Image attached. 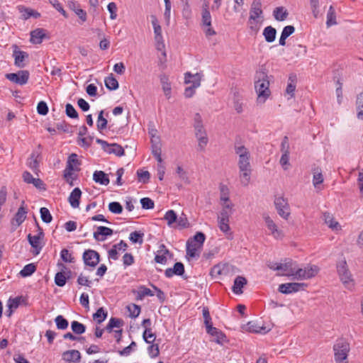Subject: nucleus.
<instances>
[{
  "label": "nucleus",
  "instance_id": "f257e3e1",
  "mask_svg": "<svg viewBox=\"0 0 363 363\" xmlns=\"http://www.w3.org/2000/svg\"><path fill=\"white\" fill-rule=\"evenodd\" d=\"M257 78V80L255 82V87L258 95L257 101L264 103L271 93L269 89V82L268 76L265 72H259Z\"/></svg>",
  "mask_w": 363,
  "mask_h": 363
},
{
  "label": "nucleus",
  "instance_id": "f03ea898",
  "mask_svg": "<svg viewBox=\"0 0 363 363\" xmlns=\"http://www.w3.org/2000/svg\"><path fill=\"white\" fill-rule=\"evenodd\" d=\"M334 358L336 363H347L348 353L350 350L349 342L344 339H339L333 345Z\"/></svg>",
  "mask_w": 363,
  "mask_h": 363
},
{
  "label": "nucleus",
  "instance_id": "7ed1b4c3",
  "mask_svg": "<svg viewBox=\"0 0 363 363\" xmlns=\"http://www.w3.org/2000/svg\"><path fill=\"white\" fill-rule=\"evenodd\" d=\"M96 143L101 145L103 150L108 154H114L118 157H121L125 155L124 149L121 145L117 143L109 144L106 140L99 138H96Z\"/></svg>",
  "mask_w": 363,
  "mask_h": 363
},
{
  "label": "nucleus",
  "instance_id": "20e7f679",
  "mask_svg": "<svg viewBox=\"0 0 363 363\" xmlns=\"http://www.w3.org/2000/svg\"><path fill=\"white\" fill-rule=\"evenodd\" d=\"M337 272L340 276V280L345 286V287L350 289L353 286V279L352 274L347 267L346 262H343L337 266Z\"/></svg>",
  "mask_w": 363,
  "mask_h": 363
},
{
  "label": "nucleus",
  "instance_id": "39448f33",
  "mask_svg": "<svg viewBox=\"0 0 363 363\" xmlns=\"http://www.w3.org/2000/svg\"><path fill=\"white\" fill-rule=\"evenodd\" d=\"M81 165V162L77 158V155L72 153L67 159L65 169L63 172L64 178L72 176L73 171H79L80 169L77 166Z\"/></svg>",
  "mask_w": 363,
  "mask_h": 363
},
{
  "label": "nucleus",
  "instance_id": "423d86ee",
  "mask_svg": "<svg viewBox=\"0 0 363 363\" xmlns=\"http://www.w3.org/2000/svg\"><path fill=\"white\" fill-rule=\"evenodd\" d=\"M30 73L28 70H19L16 73H7L6 79L19 85L26 84L29 79Z\"/></svg>",
  "mask_w": 363,
  "mask_h": 363
},
{
  "label": "nucleus",
  "instance_id": "0eeeda50",
  "mask_svg": "<svg viewBox=\"0 0 363 363\" xmlns=\"http://www.w3.org/2000/svg\"><path fill=\"white\" fill-rule=\"evenodd\" d=\"M82 259L86 266L94 268L100 262V255L94 250H86L83 255Z\"/></svg>",
  "mask_w": 363,
  "mask_h": 363
},
{
  "label": "nucleus",
  "instance_id": "6e6552de",
  "mask_svg": "<svg viewBox=\"0 0 363 363\" xmlns=\"http://www.w3.org/2000/svg\"><path fill=\"white\" fill-rule=\"evenodd\" d=\"M13 57H14V65L19 67L23 68L26 63V61L28 60L29 55L25 51L20 50L18 45H13Z\"/></svg>",
  "mask_w": 363,
  "mask_h": 363
},
{
  "label": "nucleus",
  "instance_id": "1a4fd4ad",
  "mask_svg": "<svg viewBox=\"0 0 363 363\" xmlns=\"http://www.w3.org/2000/svg\"><path fill=\"white\" fill-rule=\"evenodd\" d=\"M274 205L278 214L283 218L287 219L290 215L289 212V206L287 201L283 197H278L274 200Z\"/></svg>",
  "mask_w": 363,
  "mask_h": 363
},
{
  "label": "nucleus",
  "instance_id": "9d476101",
  "mask_svg": "<svg viewBox=\"0 0 363 363\" xmlns=\"http://www.w3.org/2000/svg\"><path fill=\"white\" fill-rule=\"evenodd\" d=\"M307 284L305 283H286L281 284L279 286L278 291L284 294H289L295 293L301 290V289L306 286Z\"/></svg>",
  "mask_w": 363,
  "mask_h": 363
},
{
  "label": "nucleus",
  "instance_id": "9b49d317",
  "mask_svg": "<svg viewBox=\"0 0 363 363\" xmlns=\"http://www.w3.org/2000/svg\"><path fill=\"white\" fill-rule=\"evenodd\" d=\"M113 230L106 226H98L97 230L94 232L93 237L97 241H104L108 236L112 235Z\"/></svg>",
  "mask_w": 363,
  "mask_h": 363
},
{
  "label": "nucleus",
  "instance_id": "f8f14e48",
  "mask_svg": "<svg viewBox=\"0 0 363 363\" xmlns=\"http://www.w3.org/2000/svg\"><path fill=\"white\" fill-rule=\"evenodd\" d=\"M184 272L185 269L184 264L180 262H177L174 264L173 268H167L164 272V274L166 277L171 278L174 275L183 276Z\"/></svg>",
  "mask_w": 363,
  "mask_h": 363
},
{
  "label": "nucleus",
  "instance_id": "ddd939ff",
  "mask_svg": "<svg viewBox=\"0 0 363 363\" xmlns=\"http://www.w3.org/2000/svg\"><path fill=\"white\" fill-rule=\"evenodd\" d=\"M62 359L68 363H79L81 360V354L78 350H67L62 353Z\"/></svg>",
  "mask_w": 363,
  "mask_h": 363
},
{
  "label": "nucleus",
  "instance_id": "4468645a",
  "mask_svg": "<svg viewBox=\"0 0 363 363\" xmlns=\"http://www.w3.org/2000/svg\"><path fill=\"white\" fill-rule=\"evenodd\" d=\"M250 13V20L254 21L262 14L261 0H253Z\"/></svg>",
  "mask_w": 363,
  "mask_h": 363
},
{
  "label": "nucleus",
  "instance_id": "2eb2a0df",
  "mask_svg": "<svg viewBox=\"0 0 363 363\" xmlns=\"http://www.w3.org/2000/svg\"><path fill=\"white\" fill-rule=\"evenodd\" d=\"M18 11L22 14V18L27 20L30 17L38 18L41 16L40 13L37 11L24 6H19Z\"/></svg>",
  "mask_w": 363,
  "mask_h": 363
},
{
  "label": "nucleus",
  "instance_id": "dca6fc26",
  "mask_svg": "<svg viewBox=\"0 0 363 363\" xmlns=\"http://www.w3.org/2000/svg\"><path fill=\"white\" fill-rule=\"evenodd\" d=\"M82 196V191L79 187L74 188L71 192L68 201L72 208H78L79 206V201Z\"/></svg>",
  "mask_w": 363,
  "mask_h": 363
},
{
  "label": "nucleus",
  "instance_id": "f3484780",
  "mask_svg": "<svg viewBox=\"0 0 363 363\" xmlns=\"http://www.w3.org/2000/svg\"><path fill=\"white\" fill-rule=\"evenodd\" d=\"M132 293L134 295H136L135 299L137 301L143 300L144 298V297L146 296H154V294L152 293V291L144 285H140L138 287V289H133Z\"/></svg>",
  "mask_w": 363,
  "mask_h": 363
},
{
  "label": "nucleus",
  "instance_id": "a211bd4d",
  "mask_svg": "<svg viewBox=\"0 0 363 363\" xmlns=\"http://www.w3.org/2000/svg\"><path fill=\"white\" fill-rule=\"evenodd\" d=\"M277 269H280V270L286 272L285 274H282L281 275L291 277L294 276L295 267L293 266V262L291 259H286L285 262L280 263Z\"/></svg>",
  "mask_w": 363,
  "mask_h": 363
},
{
  "label": "nucleus",
  "instance_id": "6ab92c4d",
  "mask_svg": "<svg viewBox=\"0 0 363 363\" xmlns=\"http://www.w3.org/2000/svg\"><path fill=\"white\" fill-rule=\"evenodd\" d=\"M68 6L71 10L74 11L82 22H85L86 21V13L80 8V5L77 1H69Z\"/></svg>",
  "mask_w": 363,
  "mask_h": 363
},
{
  "label": "nucleus",
  "instance_id": "aec40b11",
  "mask_svg": "<svg viewBox=\"0 0 363 363\" xmlns=\"http://www.w3.org/2000/svg\"><path fill=\"white\" fill-rule=\"evenodd\" d=\"M160 80L165 96L167 99H169L172 93V87L168 76L164 74H160Z\"/></svg>",
  "mask_w": 363,
  "mask_h": 363
},
{
  "label": "nucleus",
  "instance_id": "412c9836",
  "mask_svg": "<svg viewBox=\"0 0 363 363\" xmlns=\"http://www.w3.org/2000/svg\"><path fill=\"white\" fill-rule=\"evenodd\" d=\"M267 228L271 231L272 234L274 238H278L281 237V233L278 230L277 225L274 223L273 220L267 215L263 216Z\"/></svg>",
  "mask_w": 363,
  "mask_h": 363
},
{
  "label": "nucleus",
  "instance_id": "4be33fe9",
  "mask_svg": "<svg viewBox=\"0 0 363 363\" xmlns=\"http://www.w3.org/2000/svg\"><path fill=\"white\" fill-rule=\"evenodd\" d=\"M45 30L43 28H36L30 32V41L33 44H40L43 39L45 37Z\"/></svg>",
  "mask_w": 363,
  "mask_h": 363
},
{
  "label": "nucleus",
  "instance_id": "5701e85b",
  "mask_svg": "<svg viewBox=\"0 0 363 363\" xmlns=\"http://www.w3.org/2000/svg\"><path fill=\"white\" fill-rule=\"evenodd\" d=\"M25 201L21 202V206L18 209L17 213L15 214L13 221H16L17 225H20L26 218L27 211L23 206Z\"/></svg>",
  "mask_w": 363,
  "mask_h": 363
},
{
  "label": "nucleus",
  "instance_id": "b1692460",
  "mask_svg": "<svg viewBox=\"0 0 363 363\" xmlns=\"http://www.w3.org/2000/svg\"><path fill=\"white\" fill-rule=\"evenodd\" d=\"M93 179L96 183L105 186L110 182L108 174L103 171H95L93 174Z\"/></svg>",
  "mask_w": 363,
  "mask_h": 363
},
{
  "label": "nucleus",
  "instance_id": "393cba45",
  "mask_svg": "<svg viewBox=\"0 0 363 363\" xmlns=\"http://www.w3.org/2000/svg\"><path fill=\"white\" fill-rule=\"evenodd\" d=\"M247 279L241 276H238L234 280V284L232 287L233 291L235 294H240L242 293V288L247 284Z\"/></svg>",
  "mask_w": 363,
  "mask_h": 363
},
{
  "label": "nucleus",
  "instance_id": "a878e982",
  "mask_svg": "<svg viewBox=\"0 0 363 363\" xmlns=\"http://www.w3.org/2000/svg\"><path fill=\"white\" fill-rule=\"evenodd\" d=\"M58 265H60L62 267V271L56 273L55 276V283L57 286L62 287L66 284L67 282L65 272H63V270L67 269V268L63 264H58Z\"/></svg>",
  "mask_w": 363,
  "mask_h": 363
},
{
  "label": "nucleus",
  "instance_id": "bb28decb",
  "mask_svg": "<svg viewBox=\"0 0 363 363\" xmlns=\"http://www.w3.org/2000/svg\"><path fill=\"white\" fill-rule=\"evenodd\" d=\"M27 238L29 244L34 248L33 254L35 255H38L43 248L40 240L35 235H32L31 234H28Z\"/></svg>",
  "mask_w": 363,
  "mask_h": 363
},
{
  "label": "nucleus",
  "instance_id": "cd10ccee",
  "mask_svg": "<svg viewBox=\"0 0 363 363\" xmlns=\"http://www.w3.org/2000/svg\"><path fill=\"white\" fill-rule=\"evenodd\" d=\"M201 247L196 243H193L191 239H189L186 242V255L191 258L199 257V254L197 253V250Z\"/></svg>",
  "mask_w": 363,
  "mask_h": 363
},
{
  "label": "nucleus",
  "instance_id": "c85d7f7f",
  "mask_svg": "<svg viewBox=\"0 0 363 363\" xmlns=\"http://www.w3.org/2000/svg\"><path fill=\"white\" fill-rule=\"evenodd\" d=\"M295 31V28L293 26H285L281 32L280 38H279V45L284 46L286 45V40L288 37L292 35Z\"/></svg>",
  "mask_w": 363,
  "mask_h": 363
},
{
  "label": "nucleus",
  "instance_id": "c756f323",
  "mask_svg": "<svg viewBox=\"0 0 363 363\" xmlns=\"http://www.w3.org/2000/svg\"><path fill=\"white\" fill-rule=\"evenodd\" d=\"M262 34L267 43H272L276 39L277 30L274 27L268 26L264 28Z\"/></svg>",
  "mask_w": 363,
  "mask_h": 363
},
{
  "label": "nucleus",
  "instance_id": "7c9ffc66",
  "mask_svg": "<svg viewBox=\"0 0 363 363\" xmlns=\"http://www.w3.org/2000/svg\"><path fill=\"white\" fill-rule=\"evenodd\" d=\"M296 74L294 73H291L289 76V82L286 89V91L288 94L293 96L294 95V91L296 86Z\"/></svg>",
  "mask_w": 363,
  "mask_h": 363
},
{
  "label": "nucleus",
  "instance_id": "2f4dec72",
  "mask_svg": "<svg viewBox=\"0 0 363 363\" xmlns=\"http://www.w3.org/2000/svg\"><path fill=\"white\" fill-rule=\"evenodd\" d=\"M325 223L333 230L340 229V226L337 221L334 220L333 216L328 212H325L323 215Z\"/></svg>",
  "mask_w": 363,
  "mask_h": 363
},
{
  "label": "nucleus",
  "instance_id": "473e14b6",
  "mask_svg": "<svg viewBox=\"0 0 363 363\" xmlns=\"http://www.w3.org/2000/svg\"><path fill=\"white\" fill-rule=\"evenodd\" d=\"M197 78L194 82V84L186 87L184 90V96L186 98H191L195 94V89L201 85V77L195 76Z\"/></svg>",
  "mask_w": 363,
  "mask_h": 363
},
{
  "label": "nucleus",
  "instance_id": "72a5a7b5",
  "mask_svg": "<svg viewBox=\"0 0 363 363\" xmlns=\"http://www.w3.org/2000/svg\"><path fill=\"white\" fill-rule=\"evenodd\" d=\"M250 155H241L239 157L238 167L240 171L247 170L248 168H251L250 163Z\"/></svg>",
  "mask_w": 363,
  "mask_h": 363
},
{
  "label": "nucleus",
  "instance_id": "f704fd0d",
  "mask_svg": "<svg viewBox=\"0 0 363 363\" xmlns=\"http://www.w3.org/2000/svg\"><path fill=\"white\" fill-rule=\"evenodd\" d=\"M313 183L315 187H318L319 184H321L323 182V176L322 174V170L319 167H316L313 169Z\"/></svg>",
  "mask_w": 363,
  "mask_h": 363
},
{
  "label": "nucleus",
  "instance_id": "c9c22d12",
  "mask_svg": "<svg viewBox=\"0 0 363 363\" xmlns=\"http://www.w3.org/2000/svg\"><path fill=\"white\" fill-rule=\"evenodd\" d=\"M108 315V312L103 307L99 308L96 313L93 314V319L98 323L101 324L105 320Z\"/></svg>",
  "mask_w": 363,
  "mask_h": 363
},
{
  "label": "nucleus",
  "instance_id": "e433bc0d",
  "mask_svg": "<svg viewBox=\"0 0 363 363\" xmlns=\"http://www.w3.org/2000/svg\"><path fill=\"white\" fill-rule=\"evenodd\" d=\"M273 15L276 20L282 21H284L287 18V16L289 15V13H288L286 9H284V7L281 6V7H277L274 10Z\"/></svg>",
  "mask_w": 363,
  "mask_h": 363
},
{
  "label": "nucleus",
  "instance_id": "4c0bfd02",
  "mask_svg": "<svg viewBox=\"0 0 363 363\" xmlns=\"http://www.w3.org/2000/svg\"><path fill=\"white\" fill-rule=\"evenodd\" d=\"M104 82L106 87L111 91L117 89L119 86L117 79L113 77L112 74H111V76L105 78Z\"/></svg>",
  "mask_w": 363,
  "mask_h": 363
},
{
  "label": "nucleus",
  "instance_id": "58836bf2",
  "mask_svg": "<svg viewBox=\"0 0 363 363\" xmlns=\"http://www.w3.org/2000/svg\"><path fill=\"white\" fill-rule=\"evenodd\" d=\"M107 124L108 121L106 118L104 117V111L102 110L99 113L96 123L97 130L100 133H102V131L107 128Z\"/></svg>",
  "mask_w": 363,
  "mask_h": 363
},
{
  "label": "nucleus",
  "instance_id": "ea45409f",
  "mask_svg": "<svg viewBox=\"0 0 363 363\" xmlns=\"http://www.w3.org/2000/svg\"><path fill=\"white\" fill-rule=\"evenodd\" d=\"M71 328L74 334L80 335L85 333L86 328L84 324L77 320H73L71 323Z\"/></svg>",
  "mask_w": 363,
  "mask_h": 363
},
{
  "label": "nucleus",
  "instance_id": "a19ab883",
  "mask_svg": "<svg viewBox=\"0 0 363 363\" xmlns=\"http://www.w3.org/2000/svg\"><path fill=\"white\" fill-rule=\"evenodd\" d=\"M209 335L213 337L214 340L218 344L222 345L227 341L226 335L218 328H216V331L211 332Z\"/></svg>",
  "mask_w": 363,
  "mask_h": 363
},
{
  "label": "nucleus",
  "instance_id": "79ce46f5",
  "mask_svg": "<svg viewBox=\"0 0 363 363\" xmlns=\"http://www.w3.org/2000/svg\"><path fill=\"white\" fill-rule=\"evenodd\" d=\"M152 154L156 158L157 161L159 163L162 162V159L161 157V147L159 143H154V140L152 139Z\"/></svg>",
  "mask_w": 363,
  "mask_h": 363
},
{
  "label": "nucleus",
  "instance_id": "37998d69",
  "mask_svg": "<svg viewBox=\"0 0 363 363\" xmlns=\"http://www.w3.org/2000/svg\"><path fill=\"white\" fill-rule=\"evenodd\" d=\"M356 106L357 110V118L363 121V92L357 96Z\"/></svg>",
  "mask_w": 363,
  "mask_h": 363
},
{
  "label": "nucleus",
  "instance_id": "c03bdc74",
  "mask_svg": "<svg viewBox=\"0 0 363 363\" xmlns=\"http://www.w3.org/2000/svg\"><path fill=\"white\" fill-rule=\"evenodd\" d=\"M143 237H144V233L141 230H135L132 232L130 234L129 240L133 243H139L140 245L143 244Z\"/></svg>",
  "mask_w": 363,
  "mask_h": 363
},
{
  "label": "nucleus",
  "instance_id": "a18cd8bd",
  "mask_svg": "<svg viewBox=\"0 0 363 363\" xmlns=\"http://www.w3.org/2000/svg\"><path fill=\"white\" fill-rule=\"evenodd\" d=\"M36 271V265L34 263L26 264L20 272L23 277H27L32 275Z\"/></svg>",
  "mask_w": 363,
  "mask_h": 363
},
{
  "label": "nucleus",
  "instance_id": "49530a36",
  "mask_svg": "<svg viewBox=\"0 0 363 363\" xmlns=\"http://www.w3.org/2000/svg\"><path fill=\"white\" fill-rule=\"evenodd\" d=\"M326 24L328 27L337 24L335 11L333 6H330L327 14Z\"/></svg>",
  "mask_w": 363,
  "mask_h": 363
},
{
  "label": "nucleus",
  "instance_id": "de8ad7c7",
  "mask_svg": "<svg viewBox=\"0 0 363 363\" xmlns=\"http://www.w3.org/2000/svg\"><path fill=\"white\" fill-rule=\"evenodd\" d=\"M21 301H24L23 296H16L15 298H9L7 301V307L13 311L18 308Z\"/></svg>",
  "mask_w": 363,
  "mask_h": 363
},
{
  "label": "nucleus",
  "instance_id": "09e8293b",
  "mask_svg": "<svg viewBox=\"0 0 363 363\" xmlns=\"http://www.w3.org/2000/svg\"><path fill=\"white\" fill-rule=\"evenodd\" d=\"M55 322L57 329L59 330H65L69 325L68 320L62 315H57L55 319Z\"/></svg>",
  "mask_w": 363,
  "mask_h": 363
},
{
  "label": "nucleus",
  "instance_id": "8fccbe9b",
  "mask_svg": "<svg viewBox=\"0 0 363 363\" xmlns=\"http://www.w3.org/2000/svg\"><path fill=\"white\" fill-rule=\"evenodd\" d=\"M164 219L167 221V225L172 226V225L177 222V215L174 210H169L166 212Z\"/></svg>",
  "mask_w": 363,
  "mask_h": 363
},
{
  "label": "nucleus",
  "instance_id": "3c124183",
  "mask_svg": "<svg viewBox=\"0 0 363 363\" xmlns=\"http://www.w3.org/2000/svg\"><path fill=\"white\" fill-rule=\"evenodd\" d=\"M252 169L251 168H248L247 170L240 171L241 174L240 175V182L243 186H247L250 180V174Z\"/></svg>",
  "mask_w": 363,
  "mask_h": 363
},
{
  "label": "nucleus",
  "instance_id": "603ef678",
  "mask_svg": "<svg viewBox=\"0 0 363 363\" xmlns=\"http://www.w3.org/2000/svg\"><path fill=\"white\" fill-rule=\"evenodd\" d=\"M143 337L147 343L150 344L155 341L156 335L152 333V328H147L144 330Z\"/></svg>",
  "mask_w": 363,
  "mask_h": 363
},
{
  "label": "nucleus",
  "instance_id": "864d4df0",
  "mask_svg": "<svg viewBox=\"0 0 363 363\" xmlns=\"http://www.w3.org/2000/svg\"><path fill=\"white\" fill-rule=\"evenodd\" d=\"M40 217L43 222L46 223H49L52 221V216L50 211L47 208H45V207L40 208Z\"/></svg>",
  "mask_w": 363,
  "mask_h": 363
},
{
  "label": "nucleus",
  "instance_id": "5fc2aeb1",
  "mask_svg": "<svg viewBox=\"0 0 363 363\" xmlns=\"http://www.w3.org/2000/svg\"><path fill=\"white\" fill-rule=\"evenodd\" d=\"M60 257L62 260L65 262L74 263L75 262L74 257L72 256L71 253H69V250L67 249H62L61 250Z\"/></svg>",
  "mask_w": 363,
  "mask_h": 363
},
{
  "label": "nucleus",
  "instance_id": "6e6d98bb",
  "mask_svg": "<svg viewBox=\"0 0 363 363\" xmlns=\"http://www.w3.org/2000/svg\"><path fill=\"white\" fill-rule=\"evenodd\" d=\"M65 113L69 118L74 119H77L79 118V114L77 111L71 104H66Z\"/></svg>",
  "mask_w": 363,
  "mask_h": 363
},
{
  "label": "nucleus",
  "instance_id": "4d7b16f0",
  "mask_svg": "<svg viewBox=\"0 0 363 363\" xmlns=\"http://www.w3.org/2000/svg\"><path fill=\"white\" fill-rule=\"evenodd\" d=\"M193 243H196L198 246L202 247L205 240L206 235L202 232H197L193 238H191Z\"/></svg>",
  "mask_w": 363,
  "mask_h": 363
},
{
  "label": "nucleus",
  "instance_id": "13d9d810",
  "mask_svg": "<svg viewBox=\"0 0 363 363\" xmlns=\"http://www.w3.org/2000/svg\"><path fill=\"white\" fill-rule=\"evenodd\" d=\"M108 210L113 213L120 214L123 211V206L119 202L113 201L109 203Z\"/></svg>",
  "mask_w": 363,
  "mask_h": 363
},
{
  "label": "nucleus",
  "instance_id": "bf43d9fd",
  "mask_svg": "<svg viewBox=\"0 0 363 363\" xmlns=\"http://www.w3.org/2000/svg\"><path fill=\"white\" fill-rule=\"evenodd\" d=\"M30 161L28 162L29 167L35 173L39 171V162L35 153H32L30 158Z\"/></svg>",
  "mask_w": 363,
  "mask_h": 363
},
{
  "label": "nucleus",
  "instance_id": "052dcab7",
  "mask_svg": "<svg viewBox=\"0 0 363 363\" xmlns=\"http://www.w3.org/2000/svg\"><path fill=\"white\" fill-rule=\"evenodd\" d=\"M56 128L57 130H62L63 133H72V125L65 121H63L60 123H57L56 124Z\"/></svg>",
  "mask_w": 363,
  "mask_h": 363
},
{
  "label": "nucleus",
  "instance_id": "680f3d73",
  "mask_svg": "<svg viewBox=\"0 0 363 363\" xmlns=\"http://www.w3.org/2000/svg\"><path fill=\"white\" fill-rule=\"evenodd\" d=\"M201 16L202 25L206 27L211 26V16L209 10H205L204 12L201 13Z\"/></svg>",
  "mask_w": 363,
  "mask_h": 363
},
{
  "label": "nucleus",
  "instance_id": "e2e57ef3",
  "mask_svg": "<svg viewBox=\"0 0 363 363\" xmlns=\"http://www.w3.org/2000/svg\"><path fill=\"white\" fill-rule=\"evenodd\" d=\"M140 203L144 209H152L155 207L154 201L148 197L141 199Z\"/></svg>",
  "mask_w": 363,
  "mask_h": 363
},
{
  "label": "nucleus",
  "instance_id": "0e129e2a",
  "mask_svg": "<svg viewBox=\"0 0 363 363\" xmlns=\"http://www.w3.org/2000/svg\"><path fill=\"white\" fill-rule=\"evenodd\" d=\"M137 345L136 342L134 341H132V342L122 350H119L118 353L121 356H128L129 355L131 352L136 347Z\"/></svg>",
  "mask_w": 363,
  "mask_h": 363
},
{
  "label": "nucleus",
  "instance_id": "69168bd1",
  "mask_svg": "<svg viewBox=\"0 0 363 363\" xmlns=\"http://www.w3.org/2000/svg\"><path fill=\"white\" fill-rule=\"evenodd\" d=\"M49 3L52 5L54 8H55L60 13H61L63 16L65 18L68 17L67 12L64 10L62 4L59 2L58 0H48Z\"/></svg>",
  "mask_w": 363,
  "mask_h": 363
},
{
  "label": "nucleus",
  "instance_id": "338daca9",
  "mask_svg": "<svg viewBox=\"0 0 363 363\" xmlns=\"http://www.w3.org/2000/svg\"><path fill=\"white\" fill-rule=\"evenodd\" d=\"M294 276H296L297 279H307L308 277H306V276H308V274L306 273V268L301 269L295 267Z\"/></svg>",
  "mask_w": 363,
  "mask_h": 363
},
{
  "label": "nucleus",
  "instance_id": "774afa93",
  "mask_svg": "<svg viewBox=\"0 0 363 363\" xmlns=\"http://www.w3.org/2000/svg\"><path fill=\"white\" fill-rule=\"evenodd\" d=\"M37 111L38 113L40 115H47V113H48V106L47 104L43 101H40L37 106Z\"/></svg>",
  "mask_w": 363,
  "mask_h": 363
}]
</instances>
